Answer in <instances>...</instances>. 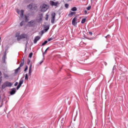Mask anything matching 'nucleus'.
Returning <instances> with one entry per match:
<instances>
[{
	"instance_id": "nucleus-10",
	"label": "nucleus",
	"mask_w": 128,
	"mask_h": 128,
	"mask_svg": "<svg viewBox=\"0 0 128 128\" xmlns=\"http://www.w3.org/2000/svg\"><path fill=\"white\" fill-rule=\"evenodd\" d=\"M22 84H24V80L20 79V80L19 84L16 88V90H18L22 86Z\"/></svg>"
},
{
	"instance_id": "nucleus-4",
	"label": "nucleus",
	"mask_w": 128,
	"mask_h": 128,
	"mask_svg": "<svg viewBox=\"0 0 128 128\" xmlns=\"http://www.w3.org/2000/svg\"><path fill=\"white\" fill-rule=\"evenodd\" d=\"M48 8V6L46 4H43L41 7V12H46Z\"/></svg>"
},
{
	"instance_id": "nucleus-16",
	"label": "nucleus",
	"mask_w": 128,
	"mask_h": 128,
	"mask_svg": "<svg viewBox=\"0 0 128 128\" xmlns=\"http://www.w3.org/2000/svg\"><path fill=\"white\" fill-rule=\"evenodd\" d=\"M3 76H4V78H8V77H9L8 74L4 72L3 73Z\"/></svg>"
},
{
	"instance_id": "nucleus-33",
	"label": "nucleus",
	"mask_w": 128,
	"mask_h": 128,
	"mask_svg": "<svg viewBox=\"0 0 128 128\" xmlns=\"http://www.w3.org/2000/svg\"><path fill=\"white\" fill-rule=\"evenodd\" d=\"M84 12L85 14H88V11H86V10H85L84 11Z\"/></svg>"
},
{
	"instance_id": "nucleus-31",
	"label": "nucleus",
	"mask_w": 128,
	"mask_h": 128,
	"mask_svg": "<svg viewBox=\"0 0 128 128\" xmlns=\"http://www.w3.org/2000/svg\"><path fill=\"white\" fill-rule=\"evenodd\" d=\"M65 8H68V4H65Z\"/></svg>"
},
{
	"instance_id": "nucleus-1",
	"label": "nucleus",
	"mask_w": 128,
	"mask_h": 128,
	"mask_svg": "<svg viewBox=\"0 0 128 128\" xmlns=\"http://www.w3.org/2000/svg\"><path fill=\"white\" fill-rule=\"evenodd\" d=\"M28 8L30 10H34L38 8V6L35 4H30L27 6Z\"/></svg>"
},
{
	"instance_id": "nucleus-20",
	"label": "nucleus",
	"mask_w": 128,
	"mask_h": 128,
	"mask_svg": "<svg viewBox=\"0 0 128 128\" xmlns=\"http://www.w3.org/2000/svg\"><path fill=\"white\" fill-rule=\"evenodd\" d=\"M24 21L26 22H28V16H24Z\"/></svg>"
},
{
	"instance_id": "nucleus-19",
	"label": "nucleus",
	"mask_w": 128,
	"mask_h": 128,
	"mask_svg": "<svg viewBox=\"0 0 128 128\" xmlns=\"http://www.w3.org/2000/svg\"><path fill=\"white\" fill-rule=\"evenodd\" d=\"M46 44H48V41L47 40H45L44 42H43L42 44V46H46Z\"/></svg>"
},
{
	"instance_id": "nucleus-47",
	"label": "nucleus",
	"mask_w": 128,
	"mask_h": 128,
	"mask_svg": "<svg viewBox=\"0 0 128 128\" xmlns=\"http://www.w3.org/2000/svg\"><path fill=\"white\" fill-rule=\"evenodd\" d=\"M16 36V38L18 36Z\"/></svg>"
},
{
	"instance_id": "nucleus-43",
	"label": "nucleus",
	"mask_w": 128,
	"mask_h": 128,
	"mask_svg": "<svg viewBox=\"0 0 128 128\" xmlns=\"http://www.w3.org/2000/svg\"><path fill=\"white\" fill-rule=\"evenodd\" d=\"M40 16H42V14H40Z\"/></svg>"
},
{
	"instance_id": "nucleus-37",
	"label": "nucleus",
	"mask_w": 128,
	"mask_h": 128,
	"mask_svg": "<svg viewBox=\"0 0 128 128\" xmlns=\"http://www.w3.org/2000/svg\"><path fill=\"white\" fill-rule=\"evenodd\" d=\"M42 62H44V61H41L39 64H42Z\"/></svg>"
},
{
	"instance_id": "nucleus-41",
	"label": "nucleus",
	"mask_w": 128,
	"mask_h": 128,
	"mask_svg": "<svg viewBox=\"0 0 128 128\" xmlns=\"http://www.w3.org/2000/svg\"><path fill=\"white\" fill-rule=\"evenodd\" d=\"M108 36H110V35H108L106 38H108Z\"/></svg>"
},
{
	"instance_id": "nucleus-42",
	"label": "nucleus",
	"mask_w": 128,
	"mask_h": 128,
	"mask_svg": "<svg viewBox=\"0 0 128 128\" xmlns=\"http://www.w3.org/2000/svg\"><path fill=\"white\" fill-rule=\"evenodd\" d=\"M2 76V72H0V76Z\"/></svg>"
},
{
	"instance_id": "nucleus-27",
	"label": "nucleus",
	"mask_w": 128,
	"mask_h": 128,
	"mask_svg": "<svg viewBox=\"0 0 128 128\" xmlns=\"http://www.w3.org/2000/svg\"><path fill=\"white\" fill-rule=\"evenodd\" d=\"M23 25H24V21H22V22H21L20 23V26H22Z\"/></svg>"
},
{
	"instance_id": "nucleus-2",
	"label": "nucleus",
	"mask_w": 128,
	"mask_h": 128,
	"mask_svg": "<svg viewBox=\"0 0 128 128\" xmlns=\"http://www.w3.org/2000/svg\"><path fill=\"white\" fill-rule=\"evenodd\" d=\"M22 38H25L26 40H28V34H23L17 36V40H18V42H20V40H22Z\"/></svg>"
},
{
	"instance_id": "nucleus-34",
	"label": "nucleus",
	"mask_w": 128,
	"mask_h": 128,
	"mask_svg": "<svg viewBox=\"0 0 128 128\" xmlns=\"http://www.w3.org/2000/svg\"><path fill=\"white\" fill-rule=\"evenodd\" d=\"M30 64V60H28V64Z\"/></svg>"
},
{
	"instance_id": "nucleus-23",
	"label": "nucleus",
	"mask_w": 128,
	"mask_h": 128,
	"mask_svg": "<svg viewBox=\"0 0 128 128\" xmlns=\"http://www.w3.org/2000/svg\"><path fill=\"white\" fill-rule=\"evenodd\" d=\"M32 52H30L29 54L28 58H32Z\"/></svg>"
},
{
	"instance_id": "nucleus-32",
	"label": "nucleus",
	"mask_w": 128,
	"mask_h": 128,
	"mask_svg": "<svg viewBox=\"0 0 128 128\" xmlns=\"http://www.w3.org/2000/svg\"><path fill=\"white\" fill-rule=\"evenodd\" d=\"M48 20V15H46V20Z\"/></svg>"
},
{
	"instance_id": "nucleus-29",
	"label": "nucleus",
	"mask_w": 128,
	"mask_h": 128,
	"mask_svg": "<svg viewBox=\"0 0 128 128\" xmlns=\"http://www.w3.org/2000/svg\"><path fill=\"white\" fill-rule=\"evenodd\" d=\"M26 70H28V66H26V68L24 70V72H26Z\"/></svg>"
},
{
	"instance_id": "nucleus-26",
	"label": "nucleus",
	"mask_w": 128,
	"mask_h": 128,
	"mask_svg": "<svg viewBox=\"0 0 128 128\" xmlns=\"http://www.w3.org/2000/svg\"><path fill=\"white\" fill-rule=\"evenodd\" d=\"M48 48L44 51V52L43 53V54H46V52H48Z\"/></svg>"
},
{
	"instance_id": "nucleus-13",
	"label": "nucleus",
	"mask_w": 128,
	"mask_h": 128,
	"mask_svg": "<svg viewBox=\"0 0 128 128\" xmlns=\"http://www.w3.org/2000/svg\"><path fill=\"white\" fill-rule=\"evenodd\" d=\"M76 14V12H70L68 16L70 18H72V16H74Z\"/></svg>"
},
{
	"instance_id": "nucleus-46",
	"label": "nucleus",
	"mask_w": 128,
	"mask_h": 128,
	"mask_svg": "<svg viewBox=\"0 0 128 128\" xmlns=\"http://www.w3.org/2000/svg\"><path fill=\"white\" fill-rule=\"evenodd\" d=\"M92 0L94 2V0Z\"/></svg>"
},
{
	"instance_id": "nucleus-28",
	"label": "nucleus",
	"mask_w": 128,
	"mask_h": 128,
	"mask_svg": "<svg viewBox=\"0 0 128 128\" xmlns=\"http://www.w3.org/2000/svg\"><path fill=\"white\" fill-rule=\"evenodd\" d=\"M54 40L52 38H48V42H50V40Z\"/></svg>"
},
{
	"instance_id": "nucleus-11",
	"label": "nucleus",
	"mask_w": 128,
	"mask_h": 128,
	"mask_svg": "<svg viewBox=\"0 0 128 128\" xmlns=\"http://www.w3.org/2000/svg\"><path fill=\"white\" fill-rule=\"evenodd\" d=\"M40 39V36H37L35 37L34 40V44H36L38 42V41Z\"/></svg>"
},
{
	"instance_id": "nucleus-24",
	"label": "nucleus",
	"mask_w": 128,
	"mask_h": 128,
	"mask_svg": "<svg viewBox=\"0 0 128 128\" xmlns=\"http://www.w3.org/2000/svg\"><path fill=\"white\" fill-rule=\"evenodd\" d=\"M90 8H92V6H89L86 8L87 10H90Z\"/></svg>"
},
{
	"instance_id": "nucleus-30",
	"label": "nucleus",
	"mask_w": 128,
	"mask_h": 128,
	"mask_svg": "<svg viewBox=\"0 0 128 128\" xmlns=\"http://www.w3.org/2000/svg\"><path fill=\"white\" fill-rule=\"evenodd\" d=\"M18 82H16L14 84V86H18Z\"/></svg>"
},
{
	"instance_id": "nucleus-6",
	"label": "nucleus",
	"mask_w": 128,
	"mask_h": 128,
	"mask_svg": "<svg viewBox=\"0 0 128 128\" xmlns=\"http://www.w3.org/2000/svg\"><path fill=\"white\" fill-rule=\"evenodd\" d=\"M36 24V20H32L30 22H28V26H34Z\"/></svg>"
},
{
	"instance_id": "nucleus-14",
	"label": "nucleus",
	"mask_w": 128,
	"mask_h": 128,
	"mask_svg": "<svg viewBox=\"0 0 128 128\" xmlns=\"http://www.w3.org/2000/svg\"><path fill=\"white\" fill-rule=\"evenodd\" d=\"M16 94V88H13L12 89V90L10 92V94H11V96H12V94Z\"/></svg>"
},
{
	"instance_id": "nucleus-40",
	"label": "nucleus",
	"mask_w": 128,
	"mask_h": 128,
	"mask_svg": "<svg viewBox=\"0 0 128 128\" xmlns=\"http://www.w3.org/2000/svg\"><path fill=\"white\" fill-rule=\"evenodd\" d=\"M4 72H7L8 70H4Z\"/></svg>"
},
{
	"instance_id": "nucleus-44",
	"label": "nucleus",
	"mask_w": 128,
	"mask_h": 128,
	"mask_svg": "<svg viewBox=\"0 0 128 128\" xmlns=\"http://www.w3.org/2000/svg\"><path fill=\"white\" fill-rule=\"evenodd\" d=\"M0 40H1V38H0Z\"/></svg>"
},
{
	"instance_id": "nucleus-12",
	"label": "nucleus",
	"mask_w": 128,
	"mask_h": 128,
	"mask_svg": "<svg viewBox=\"0 0 128 128\" xmlns=\"http://www.w3.org/2000/svg\"><path fill=\"white\" fill-rule=\"evenodd\" d=\"M32 64H30L29 67V71H28V75L30 76H32Z\"/></svg>"
},
{
	"instance_id": "nucleus-45",
	"label": "nucleus",
	"mask_w": 128,
	"mask_h": 128,
	"mask_svg": "<svg viewBox=\"0 0 128 128\" xmlns=\"http://www.w3.org/2000/svg\"><path fill=\"white\" fill-rule=\"evenodd\" d=\"M20 128H24L21 127Z\"/></svg>"
},
{
	"instance_id": "nucleus-15",
	"label": "nucleus",
	"mask_w": 128,
	"mask_h": 128,
	"mask_svg": "<svg viewBox=\"0 0 128 128\" xmlns=\"http://www.w3.org/2000/svg\"><path fill=\"white\" fill-rule=\"evenodd\" d=\"M24 60L23 59V60H22L21 62H20V65L19 68H22V66H24Z\"/></svg>"
},
{
	"instance_id": "nucleus-38",
	"label": "nucleus",
	"mask_w": 128,
	"mask_h": 128,
	"mask_svg": "<svg viewBox=\"0 0 128 128\" xmlns=\"http://www.w3.org/2000/svg\"><path fill=\"white\" fill-rule=\"evenodd\" d=\"M2 77H0V82H2Z\"/></svg>"
},
{
	"instance_id": "nucleus-35",
	"label": "nucleus",
	"mask_w": 128,
	"mask_h": 128,
	"mask_svg": "<svg viewBox=\"0 0 128 128\" xmlns=\"http://www.w3.org/2000/svg\"><path fill=\"white\" fill-rule=\"evenodd\" d=\"M89 34H90V36H92V32H90Z\"/></svg>"
},
{
	"instance_id": "nucleus-7",
	"label": "nucleus",
	"mask_w": 128,
	"mask_h": 128,
	"mask_svg": "<svg viewBox=\"0 0 128 128\" xmlns=\"http://www.w3.org/2000/svg\"><path fill=\"white\" fill-rule=\"evenodd\" d=\"M18 14H20V18H24V10H22L20 11V10H16Z\"/></svg>"
},
{
	"instance_id": "nucleus-36",
	"label": "nucleus",
	"mask_w": 128,
	"mask_h": 128,
	"mask_svg": "<svg viewBox=\"0 0 128 128\" xmlns=\"http://www.w3.org/2000/svg\"><path fill=\"white\" fill-rule=\"evenodd\" d=\"M104 64H105L106 66L108 65V63H106V62H104Z\"/></svg>"
},
{
	"instance_id": "nucleus-17",
	"label": "nucleus",
	"mask_w": 128,
	"mask_h": 128,
	"mask_svg": "<svg viewBox=\"0 0 128 128\" xmlns=\"http://www.w3.org/2000/svg\"><path fill=\"white\" fill-rule=\"evenodd\" d=\"M20 70V67H18V68H16V70H15V74H18V71Z\"/></svg>"
},
{
	"instance_id": "nucleus-22",
	"label": "nucleus",
	"mask_w": 128,
	"mask_h": 128,
	"mask_svg": "<svg viewBox=\"0 0 128 128\" xmlns=\"http://www.w3.org/2000/svg\"><path fill=\"white\" fill-rule=\"evenodd\" d=\"M25 80H28V74H25Z\"/></svg>"
},
{
	"instance_id": "nucleus-21",
	"label": "nucleus",
	"mask_w": 128,
	"mask_h": 128,
	"mask_svg": "<svg viewBox=\"0 0 128 128\" xmlns=\"http://www.w3.org/2000/svg\"><path fill=\"white\" fill-rule=\"evenodd\" d=\"M86 18H84L82 20V24H84L86 22Z\"/></svg>"
},
{
	"instance_id": "nucleus-3",
	"label": "nucleus",
	"mask_w": 128,
	"mask_h": 128,
	"mask_svg": "<svg viewBox=\"0 0 128 128\" xmlns=\"http://www.w3.org/2000/svg\"><path fill=\"white\" fill-rule=\"evenodd\" d=\"M12 84L10 82H6L2 85V88H6L10 87Z\"/></svg>"
},
{
	"instance_id": "nucleus-25",
	"label": "nucleus",
	"mask_w": 128,
	"mask_h": 128,
	"mask_svg": "<svg viewBox=\"0 0 128 128\" xmlns=\"http://www.w3.org/2000/svg\"><path fill=\"white\" fill-rule=\"evenodd\" d=\"M50 30V27H46V28L44 29L45 32H48Z\"/></svg>"
},
{
	"instance_id": "nucleus-9",
	"label": "nucleus",
	"mask_w": 128,
	"mask_h": 128,
	"mask_svg": "<svg viewBox=\"0 0 128 128\" xmlns=\"http://www.w3.org/2000/svg\"><path fill=\"white\" fill-rule=\"evenodd\" d=\"M50 6H56L58 4V2H54V1H50Z\"/></svg>"
},
{
	"instance_id": "nucleus-18",
	"label": "nucleus",
	"mask_w": 128,
	"mask_h": 128,
	"mask_svg": "<svg viewBox=\"0 0 128 128\" xmlns=\"http://www.w3.org/2000/svg\"><path fill=\"white\" fill-rule=\"evenodd\" d=\"M76 10L77 9L76 7H74L71 9V10H72V12H76Z\"/></svg>"
},
{
	"instance_id": "nucleus-39",
	"label": "nucleus",
	"mask_w": 128,
	"mask_h": 128,
	"mask_svg": "<svg viewBox=\"0 0 128 128\" xmlns=\"http://www.w3.org/2000/svg\"><path fill=\"white\" fill-rule=\"evenodd\" d=\"M6 58V54H4L3 56V58Z\"/></svg>"
},
{
	"instance_id": "nucleus-5",
	"label": "nucleus",
	"mask_w": 128,
	"mask_h": 128,
	"mask_svg": "<svg viewBox=\"0 0 128 128\" xmlns=\"http://www.w3.org/2000/svg\"><path fill=\"white\" fill-rule=\"evenodd\" d=\"M55 20H56V12H53L51 14V22H52V24H54Z\"/></svg>"
},
{
	"instance_id": "nucleus-8",
	"label": "nucleus",
	"mask_w": 128,
	"mask_h": 128,
	"mask_svg": "<svg viewBox=\"0 0 128 128\" xmlns=\"http://www.w3.org/2000/svg\"><path fill=\"white\" fill-rule=\"evenodd\" d=\"M76 22H78V18H76V17H74L72 20V26H76V24H78Z\"/></svg>"
}]
</instances>
